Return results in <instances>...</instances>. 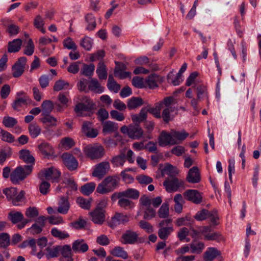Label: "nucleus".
I'll use <instances>...</instances> for the list:
<instances>
[{
    "label": "nucleus",
    "instance_id": "nucleus-1",
    "mask_svg": "<svg viewBox=\"0 0 261 261\" xmlns=\"http://www.w3.org/2000/svg\"><path fill=\"white\" fill-rule=\"evenodd\" d=\"M196 88L197 97L195 98L193 96V91L192 88H189L186 92V97L190 99V105L195 111H199L198 103L202 98L208 99V93L207 88L204 85H199L194 86Z\"/></svg>",
    "mask_w": 261,
    "mask_h": 261
},
{
    "label": "nucleus",
    "instance_id": "nucleus-2",
    "mask_svg": "<svg viewBox=\"0 0 261 261\" xmlns=\"http://www.w3.org/2000/svg\"><path fill=\"white\" fill-rule=\"evenodd\" d=\"M120 178L117 175H110L106 177L96 188V192L105 194L113 191L119 185Z\"/></svg>",
    "mask_w": 261,
    "mask_h": 261
},
{
    "label": "nucleus",
    "instance_id": "nucleus-3",
    "mask_svg": "<svg viewBox=\"0 0 261 261\" xmlns=\"http://www.w3.org/2000/svg\"><path fill=\"white\" fill-rule=\"evenodd\" d=\"M32 165H25L24 167L18 166L12 171L10 175V180L14 184L23 180L32 171Z\"/></svg>",
    "mask_w": 261,
    "mask_h": 261
},
{
    "label": "nucleus",
    "instance_id": "nucleus-4",
    "mask_svg": "<svg viewBox=\"0 0 261 261\" xmlns=\"http://www.w3.org/2000/svg\"><path fill=\"white\" fill-rule=\"evenodd\" d=\"M84 151L85 154L92 160L100 159L105 154L103 147L98 144L87 145Z\"/></svg>",
    "mask_w": 261,
    "mask_h": 261
},
{
    "label": "nucleus",
    "instance_id": "nucleus-5",
    "mask_svg": "<svg viewBox=\"0 0 261 261\" xmlns=\"http://www.w3.org/2000/svg\"><path fill=\"white\" fill-rule=\"evenodd\" d=\"M171 222L172 220L171 219H167L162 220L159 223L160 228L158 230V234L161 239L163 240L167 239L173 231V226L168 225Z\"/></svg>",
    "mask_w": 261,
    "mask_h": 261
},
{
    "label": "nucleus",
    "instance_id": "nucleus-6",
    "mask_svg": "<svg viewBox=\"0 0 261 261\" xmlns=\"http://www.w3.org/2000/svg\"><path fill=\"white\" fill-rule=\"evenodd\" d=\"M194 218L198 221H202L208 218L213 225H217L218 224L217 220L219 219V217L216 211H208L206 209H203L197 212Z\"/></svg>",
    "mask_w": 261,
    "mask_h": 261
},
{
    "label": "nucleus",
    "instance_id": "nucleus-7",
    "mask_svg": "<svg viewBox=\"0 0 261 261\" xmlns=\"http://www.w3.org/2000/svg\"><path fill=\"white\" fill-rule=\"evenodd\" d=\"M94 104L88 97H84L82 102L77 104L74 111L79 116H85V112H89L93 108Z\"/></svg>",
    "mask_w": 261,
    "mask_h": 261
},
{
    "label": "nucleus",
    "instance_id": "nucleus-8",
    "mask_svg": "<svg viewBox=\"0 0 261 261\" xmlns=\"http://www.w3.org/2000/svg\"><path fill=\"white\" fill-rule=\"evenodd\" d=\"M110 169L109 162L107 161L102 162L94 166L92 175L93 177H97L98 179H101L109 172Z\"/></svg>",
    "mask_w": 261,
    "mask_h": 261
},
{
    "label": "nucleus",
    "instance_id": "nucleus-9",
    "mask_svg": "<svg viewBox=\"0 0 261 261\" xmlns=\"http://www.w3.org/2000/svg\"><path fill=\"white\" fill-rule=\"evenodd\" d=\"M60 175V172L54 167L45 169L38 173V177L41 180L52 179L55 181L58 179Z\"/></svg>",
    "mask_w": 261,
    "mask_h": 261
},
{
    "label": "nucleus",
    "instance_id": "nucleus-10",
    "mask_svg": "<svg viewBox=\"0 0 261 261\" xmlns=\"http://www.w3.org/2000/svg\"><path fill=\"white\" fill-rule=\"evenodd\" d=\"M27 61V58L22 57L14 64L12 68V75L14 77H18L23 74Z\"/></svg>",
    "mask_w": 261,
    "mask_h": 261
},
{
    "label": "nucleus",
    "instance_id": "nucleus-11",
    "mask_svg": "<svg viewBox=\"0 0 261 261\" xmlns=\"http://www.w3.org/2000/svg\"><path fill=\"white\" fill-rule=\"evenodd\" d=\"M184 181L179 180L176 177H173L171 179H166L163 182V185L165 187L168 192H172L177 191L179 187H182Z\"/></svg>",
    "mask_w": 261,
    "mask_h": 261
},
{
    "label": "nucleus",
    "instance_id": "nucleus-12",
    "mask_svg": "<svg viewBox=\"0 0 261 261\" xmlns=\"http://www.w3.org/2000/svg\"><path fill=\"white\" fill-rule=\"evenodd\" d=\"M178 143V142L173 138L172 132L170 134L163 131L159 137V144L162 147L173 145Z\"/></svg>",
    "mask_w": 261,
    "mask_h": 261
},
{
    "label": "nucleus",
    "instance_id": "nucleus-13",
    "mask_svg": "<svg viewBox=\"0 0 261 261\" xmlns=\"http://www.w3.org/2000/svg\"><path fill=\"white\" fill-rule=\"evenodd\" d=\"M138 239L137 232L129 229L122 234L120 241L123 244H134L137 242Z\"/></svg>",
    "mask_w": 261,
    "mask_h": 261
},
{
    "label": "nucleus",
    "instance_id": "nucleus-14",
    "mask_svg": "<svg viewBox=\"0 0 261 261\" xmlns=\"http://www.w3.org/2000/svg\"><path fill=\"white\" fill-rule=\"evenodd\" d=\"M64 164L71 171L75 170L78 167V162L76 159L71 154L64 153L62 155Z\"/></svg>",
    "mask_w": 261,
    "mask_h": 261
},
{
    "label": "nucleus",
    "instance_id": "nucleus-15",
    "mask_svg": "<svg viewBox=\"0 0 261 261\" xmlns=\"http://www.w3.org/2000/svg\"><path fill=\"white\" fill-rule=\"evenodd\" d=\"M129 220V218L127 215L122 213H116L115 215L112 217L109 226L113 228L118 225L126 224Z\"/></svg>",
    "mask_w": 261,
    "mask_h": 261
},
{
    "label": "nucleus",
    "instance_id": "nucleus-16",
    "mask_svg": "<svg viewBox=\"0 0 261 261\" xmlns=\"http://www.w3.org/2000/svg\"><path fill=\"white\" fill-rule=\"evenodd\" d=\"M105 213L104 210L96 208L93 211L90 212L89 215L91 220L95 224L101 225L105 221Z\"/></svg>",
    "mask_w": 261,
    "mask_h": 261
},
{
    "label": "nucleus",
    "instance_id": "nucleus-17",
    "mask_svg": "<svg viewBox=\"0 0 261 261\" xmlns=\"http://www.w3.org/2000/svg\"><path fill=\"white\" fill-rule=\"evenodd\" d=\"M184 195L188 201L198 204L202 201V197L199 192L195 190H188L184 193Z\"/></svg>",
    "mask_w": 261,
    "mask_h": 261
},
{
    "label": "nucleus",
    "instance_id": "nucleus-18",
    "mask_svg": "<svg viewBox=\"0 0 261 261\" xmlns=\"http://www.w3.org/2000/svg\"><path fill=\"white\" fill-rule=\"evenodd\" d=\"M72 249L75 253H85L88 250L89 247L85 240L81 239L73 242Z\"/></svg>",
    "mask_w": 261,
    "mask_h": 261
},
{
    "label": "nucleus",
    "instance_id": "nucleus-19",
    "mask_svg": "<svg viewBox=\"0 0 261 261\" xmlns=\"http://www.w3.org/2000/svg\"><path fill=\"white\" fill-rule=\"evenodd\" d=\"M58 204L57 212L63 215L67 214L70 207L68 196H61L60 198Z\"/></svg>",
    "mask_w": 261,
    "mask_h": 261
},
{
    "label": "nucleus",
    "instance_id": "nucleus-20",
    "mask_svg": "<svg viewBox=\"0 0 261 261\" xmlns=\"http://www.w3.org/2000/svg\"><path fill=\"white\" fill-rule=\"evenodd\" d=\"M143 135L142 128L137 124L129 125V133L128 137L133 139L138 140Z\"/></svg>",
    "mask_w": 261,
    "mask_h": 261
},
{
    "label": "nucleus",
    "instance_id": "nucleus-21",
    "mask_svg": "<svg viewBox=\"0 0 261 261\" xmlns=\"http://www.w3.org/2000/svg\"><path fill=\"white\" fill-rule=\"evenodd\" d=\"M186 179L190 183H198L200 181V173L197 167H193L189 170Z\"/></svg>",
    "mask_w": 261,
    "mask_h": 261
},
{
    "label": "nucleus",
    "instance_id": "nucleus-22",
    "mask_svg": "<svg viewBox=\"0 0 261 261\" xmlns=\"http://www.w3.org/2000/svg\"><path fill=\"white\" fill-rule=\"evenodd\" d=\"M118 129V124L111 121H107L102 123V133L104 135L117 132Z\"/></svg>",
    "mask_w": 261,
    "mask_h": 261
},
{
    "label": "nucleus",
    "instance_id": "nucleus-23",
    "mask_svg": "<svg viewBox=\"0 0 261 261\" xmlns=\"http://www.w3.org/2000/svg\"><path fill=\"white\" fill-rule=\"evenodd\" d=\"M220 254V252L217 248L208 247L203 254V258L205 261H213Z\"/></svg>",
    "mask_w": 261,
    "mask_h": 261
},
{
    "label": "nucleus",
    "instance_id": "nucleus-24",
    "mask_svg": "<svg viewBox=\"0 0 261 261\" xmlns=\"http://www.w3.org/2000/svg\"><path fill=\"white\" fill-rule=\"evenodd\" d=\"M177 111L176 108H164L161 115V118H163L165 122L168 123L174 117L172 113L175 112V114H177Z\"/></svg>",
    "mask_w": 261,
    "mask_h": 261
},
{
    "label": "nucleus",
    "instance_id": "nucleus-25",
    "mask_svg": "<svg viewBox=\"0 0 261 261\" xmlns=\"http://www.w3.org/2000/svg\"><path fill=\"white\" fill-rule=\"evenodd\" d=\"M126 161V156L124 152L121 151L118 155L113 156L111 162L114 167H122Z\"/></svg>",
    "mask_w": 261,
    "mask_h": 261
},
{
    "label": "nucleus",
    "instance_id": "nucleus-26",
    "mask_svg": "<svg viewBox=\"0 0 261 261\" xmlns=\"http://www.w3.org/2000/svg\"><path fill=\"white\" fill-rule=\"evenodd\" d=\"M19 158L27 164H34L35 159L27 149H22L19 151Z\"/></svg>",
    "mask_w": 261,
    "mask_h": 261
},
{
    "label": "nucleus",
    "instance_id": "nucleus-27",
    "mask_svg": "<svg viewBox=\"0 0 261 261\" xmlns=\"http://www.w3.org/2000/svg\"><path fill=\"white\" fill-rule=\"evenodd\" d=\"M20 39H15L8 43V51L10 53H17L20 49L22 45Z\"/></svg>",
    "mask_w": 261,
    "mask_h": 261
},
{
    "label": "nucleus",
    "instance_id": "nucleus-28",
    "mask_svg": "<svg viewBox=\"0 0 261 261\" xmlns=\"http://www.w3.org/2000/svg\"><path fill=\"white\" fill-rule=\"evenodd\" d=\"M147 114V108H143L140 110L138 114L133 115L132 116V121L134 123L139 124L146 119Z\"/></svg>",
    "mask_w": 261,
    "mask_h": 261
},
{
    "label": "nucleus",
    "instance_id": "nucleus-29",
    "mask_svg": "<svg viewBox=\"0 0 261 261\" xmlns=\"http://www.w3.org/2000/svg\"><path fill=\"white\" fill-rule=\"evenodd\" d=\"M88 89L89 90L97 93H101L104 91V88L101 86L95 79H91L89 82Z\"/></svg>",
    "mask_w": 261,
    "mask_h": 261
},
{
    "label": "nucleus",
    "instance_id": "nucleus-30",
    "mask_svg": "<svg viewBox=\"0 0 261 261\" xmlns=\"http://www.w3.org/2000/svg\"><path fill=\"white\" fill-rule=\"evenodd\" d=\"M71 88L72 86L68 82L63 80H59L55 83L53 89L55 91L58 92L61 90L70 89Z\"/></svg>",
    "mask_w": 261,
    "mask_h": 261
},
{
    "label": "nucleus",
    "instance_id": "nucleus-31",
    "mask_svg": "<svg viewBox=\"0 0 261 261\" xmlns=\"http://www.w3.org/2000/svg\"><path fill=\"white\" fill-rule=\"evenodd\" d=\"M29 98L27 95L22 97H16L12 103V108L16 111H20V109L23 105H25L28 103Z\"/></svg>",
    "mask_w": 261,
    "mask_h": 261
},
{
    "label": "nucleus",
    "instance_id": "nucleus-32",
    "mask_svg": "<svg viewBox=\"0 0 261 261\" xmlns=\"http://www.w3.org/2000/svg\"><path fill=\"white\" fill-rule=\"evenodd\" d=\"M60 248V247L59 246H47L45 249L46 257L49 259L51 258L57 257L59 255Z\"/></svg>",
    "mask_w": 261,
    "mask_h": 261
},
{
    "label": "nucleus",
    "instance_id": "nucleus-33",
    "mask_svg": "<svg viewBox=\"0 0 261 261\" xmlns=\"http://www.w3.org/2000/svg\"><path fill=\"white\" fill-rule=\"evenodd\" d=\"M110 253L116 257L126 259L128 258V254L124 248L120 246H116L111 250Z\"/></svg>",
    "mask_w": 261,
    "mask_h": 261
},
{
    "label": "nucleus",
    "instance_id": "nucleus-34",
    "mask_svg": "<svg viewBox=\"0 0 261 261\" xmlns=\"http://www.w3.org/2000/svg\"><path fill=\"white\" fill-rule=\"evenodd\" d=\"M96 72L100 80H106L107 78L108 73L106 65L102 61L97 65Z\"/></svg>",
    "mask_w": 261,
    "mask_h": 261
},
{
    "label": "nucleus",
    "instance_id": "nucleus-35",
    "mask_svg": "<svg viewBox=\"0 0 261 261\" xmlns=\"http://www.w3.org/2000/svg\"><path fill=\"white\" fill-rule=\"evenodd\" d=\"M63 182L66 185L68 190L66 192L67 196H69L71 194L72 191H76L77 190V186L74 181V179L72 177H68L65 178L63 180Z\"/></svg>",
    "mask_w": 261,
    "mask_h": 261
},
{
    "label": "nucleus",
    "instance_id": "nucleus-36",
    "mask_svg": "<svg viewBox=\"0 0 261 261\" xmlns=\"http://www.w3.org/2000/svg\"><path fill=\"white\" fill-rule=\"evenodd\" d=\"M190 248L191 249V253L200 254L201 253L204 248V244L203 243L194 241H193L190 244H189Z\"/></svg>",
    "mask_w": 261,
    "mask_h": 261
},
{
    "label": "nucleus",
    "instance_id": "nucleus-37",
    "mask_svg": "<svg viewBox=\"0 0 261 261\" xmlns=\"http://www.w3.org/2000/svg\"><path fill=\"white\" fill-rule=\"evenodd\" d=\"M159 76L156 74H151L145 80V84L150 89H154L158 87Z\"/></svg>",
    "mask_w": 261,
    "mask_h": 261
},
{
    "label": "nucleus",
    "instance_id": "nucleus-38",
    "mask_svg": "<svg viewBox=\"0 0 261 261\" xmlns=\"http://www.w3.org/2000/svg\"><path fill=\"white\" fill-rule=\"evenodd\" d=\"M41 107L42 108L41 110L42 112V116H43L50 114L54 109V106L53 102L51 100H45L43 101Z\"/></svg>",
    "mask_w": 261,
    "mask_h": 261
},
{
    "label": "nucleus",
    "instance_id": "nucleus-39",
    "mask_svg": "<svg viewBox=\"0 0 261 261\" xmlns=\"http://www.w3.org/2000/svg\"><path fill=\"white\" fill-rule=\"evenodd\" d=\"M38 148L41 153L45 156H50L54 153L53 147L47 142L41 143L38 146Z\"/></svg>",
    "mask_w": 261,
    "mask_h": 261
},
{
    "label": "nucleus",
    "instance_id": "nucleus-40",
    "mask_svg": "<svg viewBox=\"0 0 261 261\" xmlns=\"http://www.w3.org/2000/svg\"><path fill=\"white\" fill-rule=\"evenodd\" d=\"M40 119L41 122L49 126H56L57 125L58 120L54 116L50 114L43 115Z\"/></svg>",
    "mask_w": 261,
    "mask_h": 261
},
{
    "label": "nucleus",
    "instance_id": "nucleus-41",
    "mask_svg": "<svg viewBox=\"0 0 261 261\" xmlns=\"http://www.w3.org/2000/svg\"><path fill=\"white\" fill-rule=\"evenodd\" d=\"M143 105V99L138 97H133L128 100L127 107L132 110L137 108Z\"/></svg>",
    "mask_w": 261,
    "mask_h": 261
},
{
    "label": "nucleus",
    "instance_id": "nucleus-42",
    "mask_svg": "<svg viewBox=\"0 0 261 261\" xmlns=\"http://www.w3.org/2000/svg\"><path fill=\"white\" fill-rule=\"evenodd\" d=\"M58 100L62 105V106H61L60 105H58V111H61L62 107L65 108L67 107V103L69 100V93H60L58 95Z\"/></svg>",
    "mask_w": 261,
    "mask_h": 261
},
{
    "label": "nucleus",
    "instance_id": "nucleus-43",
    "mask_svg": "<svg viewBox=\"0 0 261 261\" xmlns=\"http://www.w3.org/2000/svg\"><path fill=\"white\" fill-rule=\"evenodd\" d=\"M108 88L115 93H117L120 89V86L114 80L113 75L110 74L107 84Z\"/></svg>",
    "mask_w": 261,
    "mask_h": 261
},
{
    "label": "nucleus",
    "instance_id": "nucleus-44",
    "mask_svg": "<svg viewBox=\"0 0 261 261\" xmlns=\"http://www.w3.org/2000/svg\"><path fill=\"white\" fill-rule=\"evenodd\" d=\"M122 195L123 197L137 199L140 196V192L136 189L130 188L122 191Z\"/></svg>",
    "mask_w": 261,
    "mask_h": 261
},
{
    "label": "nucleus",
    "instance_id": "nucleus-45",
    "mask_svg": "<svg viewBox=\"0 0 261 261\" xmlns=\"http://www.w3.org/2000/svg\"><path fill=\"white\" fill-rule=\"evenodd\" d=\"M96 184L94 182H90L85 184L81 188V192L85 195L88 196L94 190Z\"/></svg>",
    "mask_w": 261,
    "mask_h": 261
},
{
    "label": "nucleus",
    "instance_id": "nucleus-46",
    "mask_svg": "<svg viewBox=\"0 0 261 261\" xmlns=\"http://www.w3.org/2000/svg\"><path fill=\"white\" fill-rule=\"evenodd\" d=\"M29 134L32 138H37L41 133V127L36 123H31L29 126Z\"/></svg>",
    "mask_w": 261,
    "mask_h": 261
},
{
    "label": "nucleus",
    "instance_id": "nucleus-47",
    "mask_svg": "<svg viewBox=\"0 0 261 261\" xmlns=\"http://www.w3.org/2000/svg\"><path fill=\"white\" fill-rule=\"evenodd\" d=\"M163 172L164 174L173 178L178 173V170L177 168L173 166L171 164H167L163 169Z\"/></svg>",
    "mask_w": 261,
    "mask_h": 261
},
{
    "label": "nucleus",
    "instance_id": "nucleus-48",
    "mask_svg": "<svg viewBox=\"0 0 261 261\" xmlns=\"http://www.w3.org/2000/svg\"><path fill=\"white\" fill-rule=\"evenodd\" d=\"M162 106V103H157L154 107H146L147 112L150 113L158 119L161 118V111Z\"/></svg>",
    "mask_w": 261,
    "mask_h": 261
},
{
    "label": "nucleus",
    "instance_id": "nucleus-49",
    "mask_svg": "<svg viewBox=\"0 0 261 261\" xmlns=\"http://www.w3.org/2000/svg\"><path fill=\"white\" fill-rule=\"evenodd\" d=\"M167 80L168 83H171L174 86H177L182 81L181 76H179L178 74L175 76L172 71L170 72L167 75Z\"/></svg>",
    "mask_w": 261,
    "mask_h": 261
},
{
    "label": "nucleus",
    "instance_id": "nucleus-50",
    "mask_svg": "<svg viewBox=\"0 0 261 261\" xmlns=\"http://www.w3.org/2000/svg\"><path fill=\"white\" fill-rule=\"evenodd\" d=\"M9 218L13 224H16L24 219L23 214L19 212H11L9 214Z\"/></svg>",
    "mask_w": 261,
    "mask_h": 261
},
{
    "label": "nucleus",
    "instance_id": "nucleus-51",
    "mask_svg": "<svg viewBox=\"0 0 261 261\" xmlns=\"http://www.w3.org/2000/svg\"><path fill=\"white\" fill-rule=\"evenodd\" d=\"M95 66L93 64L87 65L84 64L81 70V74L86 76H92L93 74Z\"/></svg>",
    "mask_w": 261,
    "mask_h": 261
},
{
    "label": "nucleus",
    "instance_id": "nucleus-52",
    "mask_svg": "<svg viewBox=\"0 0 261 261\" xmlns=\"http://www.w3.org/2000/svg\"><path fill=\"white\" fill-rule=\"evenodd\" d=\"M10 244V236L7 233H0V248H5Z\"/></svg>",
    "mask_w": 261,
    "mask_h": 261
},
{
    "label": "nucleus",
    "instance_id": "nucleus-53",
    "mask_svg": "<svg viewBox=\"0 0 261 261\" xmlns=\"http://www.w3.org/2000/svg\"><path fill=\"white\" fill-rule=\"evenodd\" d=\"M205 240L221 242L224 240L223 236L218 232H213L205 235Z\"/></svg>",
    "mask_w": 261,
    "mask_h": 261
},
{
    "label": "nucleus",
    "instance_id": "nucleus-54",
    "mask_svg": "<svg viewBox=\"0 0 261 261\" xmlns=\"http://www.w3.org/2000/svg\"><path fill=\"white\" fill-rule=\"evenodd\" d=\"M118 204L125 210L132 208L134 207V203L125 197H122L118 202Z\"/></svg>",
    "mask_w": 261,
    "mask_h": 261
},
{
    "label": "nucleus",
    "instance_id": "nucleus-55",
    "mask_svg": "<svg viewBox=\"0 0 261 261\" xmlns=\"http://www.w3.org/2000/svg\"><path fill=\"white\" fill-rule=\"evenodd\" d=\"M51 233L54 237L61 240L68 238L69 237L68 232L65 231H61L56 227L51 229Z\"/></svg>",
    "mask_w": 261,
    "mask_h": 261
},
{
    "label": "nucleus",
    "instance_id": "nucleus-56",
    "mask_svg": "<svg viewBox=\"0 0 261 261\" xmlns=\"http://www.w3.org/2000/svg\"><path fill=\"white\" fill-rule=\"evenodd\" d=\"M169 215V205L167 203H164L158 211V216L161 218H166Z\"/></svg>",
    "mask_w": 261,
    "mask_h": 261
},
{
    "label": "nucleus",
    "instance_id": "nucleus-57",
    "mask_svg": "<svg viewBox=\"0 0 261 261\" xmlns=\"http://www.w3.org/2000/svg\"><path fill=\"white\" fill-rule=\"evenodd\" d=\"M172 134L173 138H174L177 142L178 141H182L184 140L189 136V134L186 133L184 130L181 132L172 130Z\"/></svg>",
    "mask_w": 261,
    "mask_h": 261
},
{
    "label": "nucleus",
    "instance_id": "nucleus-58",
    "mask_svg": "<svg viewBox=\"0 0 261 261\" xmlns=\"http://www.w3.org/2000/svg\"><path fill=\"white\" fill-rule=\"evenodd\" d=\"M93 40L89 37L86 36L81 40V46L86 50H90L93 45Z\"/></svg>",
    "mask_w": 261,
    "mask_h": 261
},
{
    "label": "nucleus",
    "instance_id": "nucleus-59",
    "mask_svg": "<svg viewBox=\"0 0 261 261\" xmlns=\"http://www.w3.org/2000/svg\"><path fill=\"white\" fill-rule=\"evenodd\" d=\"M86 20L88 23L86 29L89 31L94 30L96 27V22L94 16L92 14H88L86 16Z\"/></svg>",
    "mask_w": 261,
    "mask_h": 261
},
{
    "label": "nucleus",
    "instance_id": "nucleus-60",
    "mask_svg": "<svg viewBox=\"0 0 261 261\" xmlns=\"http://www.w3.org/2000/svg\"><path fill=\"white\" fill-rule=\"evenodd\" d=\"M76 201L79 206L83 209L89 210L91 207V200L89 199L80 197L76 199Z\"/></svg>",
    "mask_w": 261,
    "mask_h": 261
},
{
    "label": "nucleus",
    "instance_id": "nucleus-61",
    "mask_svg": "<svg viewBox=\"0 0 261 261\" xmlns=\"http://www.w3.org/2000/svg\"><path fill=\"white\" fill-rule=\"evenodd\" d=\"M25 215L29 219H33L39 215L38 210L36 207H29L25 211Z\"/></svg>",
    "mask_w": 261,
    "mask_h": 261
},
{
    "label": "nucleus",
    "instance_id": "nucleus-62",
    "mask_svg": "<svg viewBox=\"0 0 261 261\" xmlns=\"http://www.w3.org/2000/svg\"><path fill=\"white\" fill-rule=\"evenodd\" d=\"M63 44L64 47L68 49L76 50L77 48V45L70 37L65 39L63 40Z\"/></svg>",
    "mask_w": 261,
    "mask_h": 261
},
{
    "label": "nucleus",
    "instance_id": "nucleus-63",
    "mask_svg": "<svg viewBox=\"0 0 261 261\" xmlns=\"http://www.w3.org/2000/svg\"><path fill=\"white\" fill-rule=\"evenodd\" d=\"M3 193L6 195L8 199L12 200L14 197L17 194V190L16 188L11 187L10 188L5 189L3 190Z\"/></svg>",
    "mask_w": 261,
    "mask_h": 261
},
{
    "label": "nucleus",
    "instance_id": "nucleus-64",
    "mask_svg": "<svg viewBox=\"0 0 261 261\" xmlns=\"http://www.w3.org/2000/svg\"><path fill=\"white\" fill-rule=\"evenodd\" d=\"M138 182L143 185H146L151 183L153 179L151 177L146 175H139L136 177Z\"/></svg>",
    "mask_w": 261,
    "mask_h": 261
}]
</instances>
